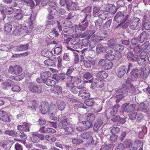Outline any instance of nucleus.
I'll return each instance as SVG.
<instances>
[{"label":"nucleus","mask_w":150,"mask_h":150,"mask_svg":"<svg viewBox=\"0 0 150 150\" xmlns=\"http://www.w3.org/2000/svg\"><path fill=\"white\" fill-rule=\"evenodd\" d=\"M62 50V47L61 46L59 47L55 46L54 48V54L57 55H59L61 54Z\"/></svg>","instance_id":"obj_37"},{"label":"nucleus","mask_w":150,"mask_h":150,"mask_svg":"<svg viewBox=\"0 0 150 150\" xmlns=\"http://www.w3.org/2000/svg\"><path fill=\"white\" fill-rule=\"evenodd\" d=\"M113 48L114 50L116 52H120L124 50V47L121 44H116Z\"/></svg>","instance_id":"obj_33"},{"label":"nucleus","mask_w":150,"mask_h":150,"mask_svg":"<svg viewBox=\"0 0 150 150\" xmlns=\"http://www.w3.org/2000/svg\"><path fill=\"white\" fill-rule=\"evenodd\" d=\"M90 17V15L89 14H86L83 21L79 25L75 26L76 31L82 32V31L85 30L88 26L87 19Z\"/></svg>","instance_id":"obj_6"},{"label":"nucleus","mask_w":150,"mask_h":150,"mask_svg":"<svg viewBox=\"0 0 150 150\" xmlns=\"http://www.w3.org/2000/svg\"><path fill=\"white\" fill-rule=\"evenodd\" d=\"M113 146V145L111 144H105L102 145L99 150H108Z\"/></svg>","instance_id":"obj_49"},{"label":"nucleus","mask_w":150,"mask_h":150,"mask_svg":"<svg viewBox=\"0 0 150 150\" xmlns=\"http://www.w3.org/2000/svg\"><path fill=\"white\" fill-rule=\"evenodd\" d=\"M81 137L84 139H89L91 138V132H86L83 133L81 135Z\"/></svg>","instance_id":"obj_39"},{"label":"nucleus","mask_w":150,"mask_h":150,"mask_svg":"<svg viewBox=\"0 0 150 150\" xmlns=\"http://www.w3.org/2000/svg\"><path fill=\"white\" fill-rule=\"evenodd\" d=\"M100 10V7L97 6H95L93 8V15L94 17H96L98 16L99 12Z\"/></svg>","instance_id":"obj_41"},{"label":"nucleus","mask_w":150,"mask_h":150,"mask_svg":"<svg viewBox=\"0 0 150 150\" xmlns=\"http://www.w3.org/2000/svg\"><path fill=\"white\" fill-rule=\"evenodd\" d=\"M13 143V142L12 141L8 140L6 142V144L4 145V147H6V146L7 149H8L11 148Z\"/></svg>","instance_id":"obj_64"},{"label":"nucleus","mask_w":150,"mask_h":150,"mask_svg":"<svg viewBox=\"0 0 150 150\" xmlns=\"http://www.w3.org/2000/svg\"><path fill=\"white\" fill-rule=\"evenodd\" d=\"M71 124V120L65 116L58 117L57 122V128L63 129L66 127Z\"/></svg>","instance_id":"obj_5"},{"label":"nucleus","mask_w":150,"mask_h":150,"mask_svg":"<svg viewBox=\"0 0 150 150\" xmlns=\"http://www.w3.org/2000/svg\"><path fill=\"white\" fill-rule=\"evenodd\" d=\"M138 55L131 51H128L127 53V57L128 60L132 62H136L138 59Z\"/></svg>","instance_id":"obj_16"},{"label":"nucleus","mask_w":150,"mask_h":150,"mask_svg":"<svg viewBox=\"0 0 150 150\" xmlns=\"http://www.w3.org/2000/svg\"><path fill=\"white\" fill-rule=\"evenodd\" d=\"M81 79L78 76H74L72 82L75 85H77L81 83Z\"/></svg>","instance_id":"obj_43"},{"label":"nucleus","mask_w":150,"mask_h":150,"mask_svg":"<svg viewBox=\"0 0 150 150\" xmlns=\"http://www.w3.org/2000/svg\"><path fill=\"white\" fill-rule=\"evenodd\" d=\"M124 29L129 26V28L132 30H137L140 29L141 23L140 18L134 17L132 18H129L127 21V23L124 24Z\"/></svg>","instance_id":"obj_1"},{"label":"nucleus","mask_w":150,"mask_h":150,"mask_svg":"<svg viewBox=\"0 0 150 150\" xmlns=\"http://www.w3.org/2000/svg\"><path fill=\"white\" fill-rule=\"evenodd\" d=\"M117 139V136L114 134H112L110 137V141L111 143L116 142Z\"/></svg>","instance_id":"obj_52"},{"label":"nucleus","mask_w":150,"mask_h":150,"mask_svg":"<svg viewBox=\"0 0 150 150\" xmlns=\"http://www.w3.org/2000/svg\"><path fill=\"white\" fill-rule=\"evenodd\" d=\"M149 35L145 31H144L142 32L138 36L137 38H133L132 39V42L134 41L135 40H138L139 42L142 43L144 41L146 40L148 38V36Z\"/></svg>","instance_id":"obj_10"},{"label":"nucleus","mask_w":150,"mask_h":150,"mask_svg":"<svg viewBox=\"0 0 150 150\" xmlns=\"http://www.w3.org/2000/svg\"><path fill=\"white\" fill-rule=\"evenodd\" d=\"M120 107L119 104H117L112 107L111 109L109 111H107L106 113V116H107V114H108L109 117H114L117 112L118 109Z\"/></svg>","instance_id":"obj_13"},{"label":"nucleus","mask_w":150,"mask_h":150,"mask_svg":"<svg viewBox=\"0 0 150 150\" xmlns=\"http://www.w3.org/2000/svg\"><path fill=\"white\" fill-rule=\"evenodd\" d=\"M12 25L9 23H7L5 24L4 30L7 33H10L12 30Z\"/></svg>","instance_id":"obj_42"},{"label":"nucleus","mask_w":150,"mask_h":150,"mask_svg":"<svg viewBox=\"0 0 150 150\" xmlns=\"http://www.w3.org/2000/svg\"><path fill=\"white\" fill-rule=\"evenodd\" d=\"M28 136L23 131H19V137L21 139H19V142L25 143Z\"/></svg>","instance_id":"obj_30"},{"label":"nucleus","mask_w":150,"mask_h":150,"mask_svg":"<svg viewBox=\"0 0 150 150\" xmlns=\"http://www.w3.org/2000/svg\"><path fill=\"white\" fill-rule=\"evenodd\" d=\"M130 17L129 15H125L121 12L117 13L114 18V20L117 22L120 23L117 25L116 28L120 27L122 29H124V24L127 23V21Z\"/></svg>","instance_id":"obj_3"},{"label":"nucleus","mask_w":150,"mask_h":150,"mask_svg":"<svg viewBox=\"0 0 150 150\" xmlns=\"http://www.w3.org/2000/svg\"><path fill=\"white\" fill-rule=\"evenodd\" d=\"M142 73V69H138L135 68L133 69L130 74L131 76H132L134 78H139L141 76V74Z\"/></svg>","instance_id":"obj_17"},{"label":"nucleus","mask_w":150,"mask_h":150,"mask_svg":"<svg viewBox=\"0 0 150 150\" xmlns=\"http://www.w3.org/2000/svg\"><path fill=\"white\" fill-rule=\"evenodd\" d=\"M13 26L15 29L13 31V33L15 35H18L19 33V23H16V22H14Z\"/></svg>","instance_id":"obj_35"},{"label":"nucleus","mask_w":150,"mask_h":150,"mask_svg":"<svg viewBox=\"0 0 150 150\" xmlns=\"http://www.w3.org/2000/svg\"><path fill=\"white\" fill-rule=\"evenodd\" d=\"M96 50L98 53H101L102 52L105 53L106 52V47L100 44H98L97 45Z\"/></svg>","instance_id":"obj_26"},{"label":"nucleus","mask_w":150,"mask_h":150,"mask_svg":"<svg viewBox=\"0 0 150 150\" xmlns=\"http://www.w3.org/2000/svg\"><path fill=\"white\" fill-rule=\"evenodd\" d=\"M112 62H105L104 64V67L105 70H107L111 69L112 67Z\"/></svg>","instance_id":"obj_47"},{"label":"nucleus","mask_w":150,"mask_h":150,"mask_svg":"<svg viewBox=\"0 0 150 150\" xmlns=\"http://www.w3.org/2000/svg\"><path fill=\"white\" fill-rule=\"evenodd\" d=\"M84 116L86 120L83 121L81 123L86 126L87 129H89L93 126V123L96 118L95 114L93 113H86Z\"/></svg>","instance_id":"obj_4"},{"label":"nucleus","mask_w":150,"mask_h":150,"mask_svg":"<svg viewBox=\"0 0 150 150\" xmlns=\"http://www.w3.org/2000/svg\"><path fill=\"white\" fill-rule=\"evenodd\" d=\"M73 143L76 145H78L82 143L83 141L80 139L79 138L73 139H72Z\"/></svg>","instance_id":"obj_56"},{"label":"nucleus","mask_w":150,"mask_h":150,"mask_svg":"<svg viewBox=\"0 0 150 150\" xmlns=\"http://www.w3.org/2000/svg\"><path fill=\"white\" fill-rule=\"evenodd\" d=\"M75 28L74 26H72L69 27H68L65 28L64 29V31L67 33H73L74 30Z\"/></svg>","instance_id":"obj_46"},{"label":"nucleus","mask_w":150,"mask_h":150,"mask_svg":"<svg viewBox=\"0 0 150 150\" xmlns=\"http://www.w3.org/2000/svg\"><path fill=\"white\" fill-rule=\"evenodd\" d=\"M103 122L100 119H98L94 123L93 127V130L95 132L98 131L99 128L102 126Z\"/></svg>","instance_id":"obj_24"},{"label":"nucleus","mask_w":150,"mask_h":150,"mask_svg":"<svg viewBox=\"0 0 150 150\" xmlns=\"http://www.w3.org/2000/svg\"><path fill=\"white\" fill-rule=\"evenodd\" d=\"M114 59L117 60H120L122 57V53L120 52H116L114 54Z\"/></svg>","instance_id":"obj_61"},{"label":"nucleus","mask_w":150,"mask_h":150,"mask_svg":"<svg viewBox=\"0 0 150 150\" xmlns=\"http://www.w3.org/2000/svg\"><path fill=\"white\" fill-rule=\"evenodd\" d=\"M0 119L4 122H9L10 118L6 112L1 110H0Z\"/></svg>","instance_id":"obj_19"},{"label":"nucleus","mask_w":150,"mask_h":150,"mask_svg":"<svg viewBox=\"0 0 150 150\" xmlns=\"http://www.w3.org/2000/svg\"><path fill=\"white\" fill-rule=\"evenodd\" d=\"M66 8L69 11L71 9L75 10L78 9V7L76 3L71 1L67 3Z\"/></svg>","instance_id":"obj_23"},{"label":"nucleus","mask_w":150,"mask_h":150,"mask_svg":"<svg viewBox=\"0 0 150 150\" xmlns=\"http://www.w3.org/2000/svg\"><path fill=\"white\" fill-rule=\"evenodd\" d=\"M29 21L30 22L29 24L30 28L27 30L25 22L24 21L23 23L19 24V35H23V36L25 35L28 33L31 32L32 29V25L33 23L34 22L35 18L32 15H31L29 18Z\"/></svg>","instance_id":"obj_2"},{"label":"nucleus","mask_w":150,"mask_h":150,"mask_svg":"<svg viewBox=\"0 0 150 150\" xmlns=\"http://www.w3.org/2000/svg\"><path fill=\"white\" fill-rule=\"evenodd\" d=\"M116 44V42L115 40L113 39H111L108 41L107 45L109 47H113L115 46V45Z\"/></svg>","instance_id":"obj_54"},{"label":"nucleus","mask_w":150,"mask_h":150,"mask_svg":"<svg viewBox=\"0 0 150 150\" xmlns=\"http://www.w3.org/2000/svg\"><path fill=\"white\" fill-rule=\"evenodd\" d=\"M84 83H92L91 85L97 88H101L104 86V83L102 80L99 78H92L91 80L88 81H84Z\"/></svg>","instance_id":"obj_8"},{"label":"nucleus","mask_w":150,"mask_h":150,"mask_svg":"<svg viewBox=\"0 0 150 150\" xmlns=\"http://www.w3.org/2000/svg\"><path fill=\"white\" fill-rule=\"evenodd\" d=\"M56 105L57 106L58 109L61 111L64 109L65 105L64 102L60 100L57 101Z\"/></svg>","instance_id":"obj_28"},{"label":"nucleus","mask_w":150,"mask_h":150,"mask_svg":"<svg viewBox=\"0 0 150 150\" xmlns=\"http://www.w3.org/2000/svg\"><path fill=\"white\" fill-rule=\"evenodd\" d=\"M136 105L137 104L135 103H124L121 106V111L122 113H130L133 112L135 110Z\"/></svg>","instance_id":"obj_7"},{"label":"nucleus","mask_w":150,"mask_h":150,"mask_svg":"<svg viewBox=\"0 0 150 150\" xmlns=\"http://www.w3.org/2000/svg\"><path fill=\"white\" fill-rule=\"evenodd\" d=\"M127 70V67L125 66H121L117 70L116 74L117 76L119 78L123 77L125 74Z\"/></svg>","instance_id":"obj_12"},{"label":"nucleus","mask_w":150,"mask_h":150,"mask_svg":"<svg viewBox=\"0 0 150 150\" xmlns=\"http://www.w3.org/2000/svg\"><path fill=\"white\" fill-rule=\"evenodd\" d=\"M142 50L139 45L134 47L133 49V51L136 54H139Z\"/></svg>","instance_id":"obj_53"},{"label":"nucleus","mask_w":150,"mask_h":150,"mask_svg":"<svg viewBox=\"0 0 150 150\" xmlns=\"http://www.w3.org/2000/svg\"><path fill=\"white\" fill-rule=\"evenodd\" d=\"M95 102L91 98L86 99L84 103L88 106H93L94 105Z\"/></svg>","instance_id":"obj_34"},{"label":"nucleus","mask_w":150,"mask_h":150,"mask_svg":"<svg viewBox=\"0 0 150 150\" xmlns=\"http://www.w3.org/2000/svg\"><path fill=\"white\" fill-rule=\"evenodd\" d=\"M136 62H137L139 64L142 65L144 64L146 62V59L141 57L139 58L138 56V59L136 61Z\"/></svg>","instance_id":"obj_55"},{"label":"nucleus","mask_w":150,"mask_h":150,"mask_svg":"<svg viewBox=\"0 0 150 150\" xmlns=\"http://www.w3.org/2000/svg\"><path fill=\"white\" fill-rule=\"evenodd\" d=\"M111 120L114 122H117V125L124 124L126 122L125 119L122 118L118 115H116L112 118Z\"/></svg>","instance_id":"obj_15"},{"label":"nucleus","mask_w":150,"mask_h":150,"mask_svg":"<svg viewBox=\"0 0 150 150\" xmlns=\"http://www.w3.org/2000/svg\"><path fill=\"white\" fill-rule=\"evenodd\" d=\"M63 129L64 130L66 134L67 135L71 134L72 133L74 132L75 129L73 125L71 124H70V125H69L68 126L66 127Z\"/></svg>","instance_id":"obj_22"},{"label":"nucleus","mask_w":150,"mask_h":150,"mask_svg":"<svg viewBox=\"0 0 150 150\" xmlns=\"http://www.w3.org/2000/svg\"><path fill=\"white\" fill-rule=\"evenodd\" d=\"M55 23V21L54 20H48L46 21L45 25L46 28L52 27Z\"/></svg>","instance_id":"obj_44"},{"label":"nucleus","mask_w":150,"mask_h":150,"mask_svg":"<svg viewBox=\"0 0 150 150\" xmlns=\"http://www.w3.org/2000/svg\"><path fill=\"white\" fill-rule=\"evenodd\" d=\"M46 83V84L48 86H53L55 84V81H54L47 79L44 81Z\"/></svg>","instance_id":"obj_62"},{"label":"nucleus","mask_w":150,"mask_h":150,"mask_svg":"<svg viewBox=\"0 0 150 150\" xmlns=\"http://www.w3.org/2000/svg\"><path fill=\"white\" fill-rule=\"evenodd\" d=\"M31 135L30 139L33 142L36 143L40 142V139L38 138L36 134H33Z\"/></svg>","instance_id":"obj_38"},{"label":"nucleus","mask_w":150,"mask_h":150,"mask_svg":"<svg viewBox=\"0 0 150 150\" xmlns=\"http://www.w3.org/2000/svg\"><path fill=\"white\" fill-rule=\"evenodd\" d=\"M129 93H134L135 92V89L134 86L132 84H130L129 86H127Z\"/></svg>","instance_id":"obj_58"},{"label":"nucleus","mask_w":150,"mask_h":150,"mask_svg":"<svg viewBox=\"0 0 150 150\" xmlns=\"http://www.w3.org/2000/svg\"><path fill=\"white\" fill-rule=\"evenodd\" d=\"M53 9L54 8L52 7H50L48 8V11L49 13V14L47 16V18L48 19L51 20L54 19V17L53 16L54 13L52 11Z\"/></svg>","instance_id":"obj_40"},{"label":"nucleus","mask_w":150,"mask_h":150,"mask_svg":"<svg viewBox=\"0 0 150 150\" xmlns=\"http://www.w3.org/2000/svg\"><path fill=\"white\" fill-rule=\"evenodd\" d=\"M44 63L46 65L52 66L54 64V61L51 59H49L45 60L44 61Z\"/></svg>","instance_id":"obj_57"},{"label":"nucleus","mask_w":150,"mask_h":150,"mask_svg":"<svg viewBox=\"0 0 150 150\" xmlns=\"http://www.w3.org/2000/svg\"><path fill=\"white\" fill-rule=\"evenodd\" d=\"M31 104V105H28V108L31 110L32 112H35L36 110V108L37 107V103L34 100L30 102Z\"/></svg>","instance_id":"obj_31"},{"label":"nucleus","mask_w":150,"mask_h":150,"mask_svg":"<svg viewBox=\"0 0 150 150\" xmlns=\"http://www.w3.org/2000/svg\"><path fill=\"white\" fill-rule=\"evenodd\" d=\"M128 93L127 89L125 88H122L118 89L116 92V93L127 94Z\"/></svg>","instance_id":"obj_51"},{"label":"nucleus","mask_w":150,"mask_h":150,"mask_svg":"<svg viewBox=\"0 0 150 150\" xmlns=\"http://www.w3.org/2000/svg\"><path fill=\"white\" fill-rule=\"evenodd\" d=\"M148 107V103L144 101L140 103L139 106L137 108V111L139 112H143L146 110Z\"/></svg>","instance_id":"obj_21"},{"label":"nucleus","mask_w":150,"mask_h":150,"mask_svg":"<svg viewBox=\"0 0 150 150\" xmlns=\"http://www.w3.org/2000/svg\"><path fill=\"white\" fill-rule=\"evenodd\" d=\"M29 88L30 90L33 93H39L41 92V89L40 87H38L32 82H30L29 83Z\"/></svg>","instance_id":"obj_14"},{"label":"nucleus","mask_w":150,"mask_h":150,"mask_svg":"<svg viewBox=\"0 0 150 150\" xmlns=\"http://www.w3.org/2000/svg\"><path fill=\"white\" fill-rule=\"evenodd\" d=\"M19 130L23 132H29L30 127L29 124L25 122L19 123Z\"/></svg>","instance_id":"obj_18"},{"label":"nucleus","mask_w":150,"mask_h":150,"mask_svg":"<svg viewBox=\"0 0 150 150\" xmlns=\"http://www.w3.org/2000/svg\"><path fill=\"white\" fill-rule=\"evenodd\" d=\"M150 43L148 41H146L144 43L142 44L140 47L142 50H145L148 47V46H149Z\"/></svg>","instance_id":"obj_60"},{"label":"nucleus","mask_w":150,"mask_h":150,"mask_svg":"<svg viewBox=\"0 0 150 150\" xmlns=\"http://www.w3.org/2000/svg\"><path fill=\"white\" fill-rule=\"evenodd\" d=\"M137 113L136 112H131L128 114V116L131 120H134L136 119Z\"/></svg>","instance_id":"obj_59"},{"label":"nucleus","mask_w":150,"mask_h":150,"mask_svg":"<svg viewBox=\"0 0 150 150\" xmlns=\"http://www.w3.org/2000/svg\"><path fill=\"white\" fill-rule=\"evenodd\" d=\"M41 54L42 56L47 57H50L52 55V52L47 49L43 50L41 51Z\"/></svg>","instance_id":"obj_32"},{"label":"nucleus","mask_w":150,"mask_h":150,"mask_svg":"<svg viewBox=\"0 0 150 150\" xmlns=\"http://www.w3.org/2000/svg\"><path fill=\"white\" fill-rule=\"evenodd\" d=\"M96 29H97L96 28H94V29L92 28H90V29H87L85 32L83 33L82 32V35L84 38L87 35H88V36L87 37V38L88 37L89 38L95 33Z\"/></svg>","instance_id":"obj_20"},{"label":"nucleus","mask_w":150,"mask_h":150,"mask_svg":"<svg viewBox=\"0 0 150 150\" xmlns=\"http://www.w3.org/2000/svg\"><path fill=\"white\" fill-rule=\"evenodd\" d=\"M41 113L43 114H45L50 110L49 104L46 102H43L41 105L39 106Z\"/></svg>","instance_id":"obj_11"},{"label":"nucleus","mask_w":150,"mask_h":150,"mask_svg":"<svg viewBox=\"0 0 150 150\" xmlns=\"http://www.w3.org/2000/svg\"><path fill=\"white\" fill-rule=\"evenodd\" d=\"M95 74L96 76L101 79H106L108 76L107 73L104 71H100L95 73Z\"/></svg>","instance_id":"obj_27"},{"label":"nucleus","mask_w":150,"mask_h":150,"mask_svg":"<svg viewBox=\"0 0 150 150\" xmlns=\"http://www.w3.org/2000/svg\"><path fill=\"white\" fill-rule=\"evenodd\" d=\"M72 38L71 44L73 45L81 40L80 38H82L84 37L83 35L82 32H79V31H76L75 33L72 35Z\"/></svg>","instance_id":"obj_9"},{"label":"nucleus","mask_w":150,"mask_h":150,"mask_svg":"<svg viewBox=\"0 0 150 150\" xmlns=\"http://www.w3.org/2000/svg\"><path fill=\"white\" fill-rule=\"evenodd\" d=\"M4 132L6 134L8 135L9 136H12L13 137H16L17 136V133L13 130H6Z\"/></svg>","instance_id":"obj_36"},{"label":"nucleus","mask_w":150,"mask_h":150,"mask_svg":"<svg viewBox=\"0 0 150 150\" xmlns=\"http://www.w3.org/2000/svg\"><path fill=\"white\" fill-rule=\"evenodd\" d=\"M112 21V20L110 19L107 21L104 25V28L107 30H110V28Z\"/></svg>","instance_id":"obj_50"},{"label":"nucleus","mask_w":150,"mask_h":150,"mask_svg":"<svg viewBox=\"0 0 150 150\" xmlns=\"http://www.w3.org/2000/svg\"><path fill=\"white\" fill-rule=\"evenodd\" d=\"M40 75L41 79L44 81H45V80L48 79V77H50L51 74L48 71H42L40 72Z\"/></svg>","instance_id":"obj_29"},{"label":"nucleus","mask_w":150,"mask_h":150,"mask_svg":"<svg viewBox=\"0 0 150 150\" xmlns=\"http://www.w3.org/2000/svg\"><path fill=\"white\" fill-rule=\"evenodd\" d=\"M117 11V8L114 5L111 4L108 9L109 12L111 14H114Z\"/></svg>","instance_id":"obj_48"},{"label":"nucleus","mask_w":150,"mask_h":150,"mask_svg":"<svg viewBox=\"0 0 150 150\" xmlns=\"http://www.w3.org/2000/svg\"><path fill=\"white\" fill-rule=\"evenodd\" d=\"M143 28L146 30H150V22H145L143 26Z\"/></svg>","instance_id":"obj_63"},{"label":"nucleus","mask_w":150,"mask_h":150,"mask_svg":"<svg viewBox=\"0 0 150 150\" xmlns=\"http://www.w3.org/2000/svg\"><path fill=\"white\" fill-rule=\"evenodd\" d=\"M4 85L6 88L7 87H11L13 86V81L8 79L6 82H5L3 83Z\"/></svg>","instance_id":"obj_45"},{"label":"nucleus","mask_w":150,"mask_h":150,"mask_svg":"<svg viewBox=\"0 0 150 150\" xmlns=\"http://www.w3.org/2000/svg\"><path fill=\"white\" fill-rule=\"evenodd\" d=\"M108 12L106 10H101L99 12L98 16L99 18L103 20H105L108 16Z\"/></svg>","instance_id":"obj_25"}]
</instances>
